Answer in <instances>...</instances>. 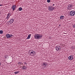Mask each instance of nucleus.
Returning <instances> with one entry per match:
<instances>
[{"mask_svg": "<svg viewBox=\"0 0 75 75\" xmlns=\"http://www.w3.org/2000/svg\"><path fill=\"white\" fill-rule=\"evenodd\" d=\"M54 4H53V6H54Z\"/></svg>", "mask_w": 75, "mask_h": 75, "instance_id": "26", "label": "nucleus"}, {"mask_svg": "<svg viewBox=\"0 0 75 75\" xmlns=\"http://www.w3.org/2000/svg\"><path fill=\"white\" fill-rule=\"evenodd\" d=\"M28 53L30 54V55H32L33 56L34 55V54L35 53V51H33V50H30L29 51Z\"/></svg>", "mask_w": 75, "mask_h": 75, "instance_id": "2", "label": "nucleus"}, {"mask_svg": "<svg viewBox=\"0 0 75 75\" xmlns=\"http://www.w3.org/2000/svg\"><path fill=\"white\" fill-rule=\"evenodd\" d=\"M73 27H74V28H75V24H74L73 25Z\"/></svg>", "mask_w": 75, "mask_h": 75, "instance_id": "22", "label": "nucleus"}, {"mask_svg": "<svg viewBox=\"0 0 75 75\" xmlns=\"http://www.w3.org/2000/svg\"><path fill=\"white\" fill-rule=\"evenodd\" d=\"M22 9H23L22 8L20 7V8H19L18 10L19 11H21V10H22Z\"/></svg>", "mask_w": 75, "mask_h": 75, "instance_id": "17", "label": "nucleus"}, {"mask_svg": "<svg viewBox=\"0 0 75 75\" xmlns=\"http://www.w3.org/2000/svg\"><path fill=\"white\" fill-rule=\"evenodd\" d=\"M47 3H50V0H47Z\"/></svg>", "mask_w": 75, "mask_h": 75, "instance_id": "20", "label": "nucleus"}, {"mask_svg": "<svg viewBox=\"0 0 75 75\" xmlns=\"http://www.w3.org/2000/svg\"><path fill=\"white\" fill-rule=\"evenodd\" d=\"M54 8L52 6H50L48 7V10L49 11H52L53 10Z\"/></svg>", "mask_w": 75, "mask_h": 75, "instance_id": "5", "label": "nucleus"}, {"mask_svg": "<svg viewBox=\"0 0 75 75\" xmlns=\"http://www.w3.org/2000/svg\"><path fill=\"white\" fill-rule=\"evenodd\" d=\"M26 68H27V67H25V66H23L22 67V70H24V69H26Z\"/></svg>", "mask_w": 75, "mask_h": 75, "instance_id": "11", "label": "nucleus"}, {"mask_svg": "<svg viewBox=\"0 0 75 75\" xmlns=\"http://www.w3.org/2000/svg\"><path fill=\"white\" fill-rule=\"evenodd\" d=\"M34 36L35 39H38V40L41 39L42 37V35L40 34H35Z\"/></svg>", "mask_w": 75, "mask_h": 75, "instance_id": "1", "label": "nucleus"}, {"mask_svg": "<svg viewBox=\"0 0 75 75\" xmlns=\"http://www.w3.org/2000/svg\"><path fill=\"white\" fill-rule=\"evenodd\" d=\"M68 59L69 60H72L73 59V56L71 55L68 57Z\"/></svg>", "mask_w": 75, "mask_h": 75, "instance_id": "9", "label": "nucleus"}, {"mask_svg": "<svg viewBox=\"0 0 75 75\" xmlns=\"http://www.w3.org/2000/svg\"><path fill=\"white\" fill-rule=\"evenodd\" d=\"M61 48L60 47V46H57L55 47V49L57 51H59L61 50L60 49Z\"/></svg>", "mask_w": 75, "mask_h": 75, "instance_id": "7", "label": "nucleus"}, {"mask_svg": "<svg viewBox=\"0 0 75 75\" xmlns=\"http://www.w3.org/2000/svg\"><path fill=\"white\" fill-rule=\"evenodd\" d=\"M10 18V16H9V14H8L6 18V20H8V18Z\"/></svg>", "mask_w": 75, "mask_h": 75, "instance_id": "14", "label": "nucleus"}, {"mask_svg": "<svg viewBox=\"0 0 75 75\" xmlns=\"http://www.w3.org/2000/svg\"><path fill=\"white\" fill-rule=\"evenodd\" d=\"M43 67H46V66L47 65V64L46 63H45L43 64Z\"/></svg>", "mask_w": 75, "mask_h": 75, "instance_id": "13", "label": "nucleus"}, {"mask_svg": "<svg viewBox=\"0 0 75 75\" xmlns=\"http://www.w3.org/2000/svg\"><path fill=\"white\" fill-rule=\"evenodd\" d=\"M13 36V35H10L9 34H7L6 35V37L7 38H12V36Z\"/></svg>", "mask_w": 75, "mask_h": 75, "instance_id": "3", "label": "nucleus"}, {"mask_svg": "<svg viewBox=\"0 0 75 75\" xmlns=\"http://www.w3.org/2000/svg\"><path fill=\"white\" fill-rule=\"evenodd\" d=\"M14 19H11L9 21L10 24H12V23L14 22Z\"/></svg>", "mask_w": 75, "mask_h": 75, "instance_id": "10", "label": "nucleus"}, {"mask_svg": "<svg viewBox=\"0 0 75 75\" xmlns=\"http://www.w3.org/2000/svg\"><path fill=\"white\" fill-rule=\"evenodd\" d=\"M16 6L15 5H14L12 6L11 8L13 9V10L14 11V10L16 9Z\"/></svg>", "mask_w": 75, "mask_h": 75, "instance_id": "8", "label": "nucleus"}, {"mask_svg": "<svg viewBox=\"0 0 75 75\" xmlns=\"http://www.w3.org/2000/svg\"><path fill=\"white\" fill-rule=\"evenodd\" d=\"M1 65V62H0V66Z\"/></svg>", "mask_w": 75, "mask_h": 75, "instance_id": "24", "label": "nucleus"}, {"mask_svg": "<svg viewBox=\"0 0 75 75\" xmlns=\"http://www.w3.org/2000/svg\"><path fill=\"white\" fill-rule=\"evenodd\" d=\"M22 64H23V63H22L21 62L18 63V65H21Z\"/></svg>", "mask_w": 75, "mask_h": 75, "instance_id": "18", "label": "nucleus"}, {"mask_svg": "<svg viewBox=\"0 0 75 75\" xmlns=\"http://www.w3.org/2000/svg\"><path fill=\"white\" fill-rule=\"evenodd\" d=\"M24 64H25V65H27V63L26 62H24Z\"/></svg>", "mask_w": 75, "mask_h": 75, "instance_id": "23", "label": "nucleus"}, {"mask_svg": "<svg viewBox=\"0 0 75 75\" xmlns=\"http://www.w3.org/2000/svg\"><path fill=\"white\" fill-rule=\"evenodd\" d=\"M3 30H0V34H3Z\"/></svg>", "mask_w": 75, "mask_h": 75, "instance_id": "19", "label": "nucleus"}, {"mask_svg": "<svg viewBox=\"0 0 75 75\" xmlns=\"http://www.w3.org/2000/svg\"><path fill=\"white\" fill-rule=\"evenodd\" d=\"M73 6H72V5L71 4H69L67 6V8L68 9V10H71Z\"/></svg>", "mask_w": 75, "mask_h": 75, "instance_id": "6", "label": "nucleus"}, {"mask_svg": "<svg viewBox=\"0 0 75 75\" xmlns=\"http://www.w3.org/2000/svg\"><path fill=\"white\" fill-rule=\"evenodd\" d=\"M60 19L61 20H63L65 18V17L64 16H62L60 17Z\"/></svg>", "mask_w": 75, "mask_h": 75, "instance_id": "12", "label": "nucleus"}, {"mask_svg": "<svg viewBox=\"0 0 75 75\" xmlns=\"http://www.w3.org/2000/svg\"><path fill=\"white\" fill-rule=\"evenodd\" d=\"M75 14V11H70V15L71 16H74Z\"/></svg>", "mask_w": 75, "mask_h": 75, "instance_id": "4", "label": "nucleus"}, {"mask_svg": "<svg viewBox=\"0 0 75 75\" xmlns=\"http://www.w3.org/2000/svg\"><path fill=\"white\" fill-rule=\"evenodd\" d=\"M72 50H74L75 49V47H73L72 48Z\"/></svg>", "mask_w": 75, "mask_h": 75, "instance_id": "21", "label": "nucleus"}, {"mask_svg": "<svg viewBox=\"0 0 75 75\" xmlns=\"http://www.w3.org/2000/svg\"><path fill=\"white\" fill-rule=\"evenodd\" d=\"M31 37V35L29 34L28 36V37L26 38V39H30V37Z\"/></svg>", "mask_w": 75, "mask_h": 75, "instance_id": "15", "label": "nucleus"}, {"mask_svg": "<svg viewBox=\"0 0 75 75\" xmlns=\"http://www.w3.org/2000/svg\"><path fill=\"white\" fill-rule=\"evenodd\" d=\"M0 6H1V4H0Z\"/></svg>", "mask_w": 75, "mask_h": 75, "instance_id": "25", "label": "nucleus"}, {"mask_svg": "<svg viewBox=\"0 0 75 75\" xmlns=\"http://www.w3.org/2000/svg\"><path fill=\"white\" fill-rule=\"evenodd\" d=\"M20 72V71H16L14 73L15 74H18V73Z\"/></svg>", "mask_w": 75, "mask_h": 75, "instance_id": "16", "label": "nucleus"}]
</instances>
